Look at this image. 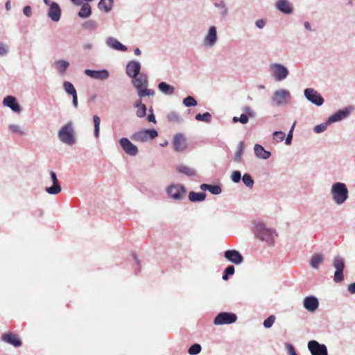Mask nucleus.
<instances>
[{
    "label": "nucleus",
    "mask_w": 355,
    "mask_h": 355,
    "mask_svg": "<svg viewBox=\"0 0 355 355\" xmlns=\"http://www.w3.org/2000/svg\"><path fill=\"white\" fill-rule=\"evenodd\" d=\"M332 201L337 205H343L349 198V190L347 185L340 182L334 183L330 189Z\"/></svg>",
    "instance_id": "nucleus-1"
},
{
    "label": "nucleus",
    "mask_w": 355,
    "mask_h": 355,
    "mask_svg": "<svg viewBox=\"0 0 355 355\" xmlns=\"http://www.w3.org/2000/svg\"><path fill=\"white\" fill-rule=\"evenodd\" d=\"M254 233L259 240L266 242L269 245L274 244L275 239L277 236L273 229L268 227L261 223H259L254 226Z\"/></svg>",
    "instance_id": "nucleus-2"
},
{
    "label": "nucleus",
    "mask_w": 355,
    "mask_h": 355,
    "mask_svg": "<svg viewBox=\"0 0 355 355\" xmlns=\"http://www.w3.org/2000/svg\"><path fill=\"white\" fill-rule=\"evenodd\" d=\"M291 100L289 91L285 89H278L273 92L270 98L272 107H282L288 105Z\"/></svg>",
    "instance_id": "nucleus-3"
},
{
    "label": "nucleus",
    "mask_w": 355,
    "mask_h": 355,
    "mask_svg": "<svg viewBox=\"0 0 355 355\" xmlns=\"http://www.w3.org/2000/svg\"><path fill=\"white\" fill-rule=\"evenodd\" d=\"M332 267L335 272L333 279L336 283H340L344 280V270L345 268V261L340 255H335L332 259Z\"/></svg>",
    "instance_id": "nucleus-4"
},
{
    "label": "nucleus",
    "mask_w": 355,
    "mask_h": 355,
    "mask_svg": "<svg viewBox=\"0 0 355 355\" xmlns=\"http://www.w3.org/2000/svg\"><path fill=\"white\" fill-rule=\"evenodd\" d=\"M58 138L64 144L71 146L75 142L74 130L71 122L63 125L58 131Z\"/></svg>",
    "instance_id": "nucleus-5"
},
{
    "label": "nucleus",
    "mask_w": 355,
    "mask_h": 355,
    "mask_svg": "<svg viewBox=\"0 0 355 355\" xmlns=\"http://www.w3.org/2000/svg\"><path fill=\"white\" fill-rule=\"evenodd\" d=\"M158 135V132L155 129H143L134 132L130 138L136 142H147L153 140Z\"/></svg>",
    "instance_id": "nucleus-6"
},
{
    "label": "nucleus",
    "mask_w": 355,
    "mask_h": 355,
    "mask_svg": "<svg viewBox=\"0 0 355 355\" xmlns=\"http://www.w3.org/2000/svg\"><path fill=\"white\" fill-rule=\"evenodd\" d=\"M166 192L168 196L177 201L183 200L185 198L186 189L185 187L180 184H172L167 187Z\"/></svg>",
    "instance_id": "nucleus-7"
},
{
    "label": "nucleus",
    "mask_w": 355,
    "mask_h": 355,
    "mask_svg": "<svg viewBox=\"0 0 355 355\" xmlns=\"http://www.w3.org/2000/svg\"><path fill=\"white\" fill-rule=\"evenodd\" d=\"M218 40V36L216 27L215 26H210L202 39V44L205 49H211L217 44Z\"/></svg>",
    "instance_id": "nucleus-8"
},
{
    "label": "nucleus",
    "mask_w": 355,
    "mask_h": 355,
    "mask_svg": "<svg viewBox=\"0 0 355 355\" xmlns=\"http://www.w3.org/2000/svg\"><path fill=\"white\" fill-rule=\"evenodd\" d=\"M270 70L272 76L277 81H282L285 80L289 74L287 67L279 63L270 64Z\"/></svg>",
    "instance_id": "nucleus-9"
},
{
    "label": "nucleus",
    "mask_w": 355,
    "mask_h": 355,
    "mask_svg": "<svg viewBox=\"0 0 355 355\" xmlns=\"http://www.w3.org/2000/svg\"><path fill=\"white\" fill-rule=\"evenodd\" d=\"M354 110V107L352 105H348L342 110H339L328 117V123L331 124L341 121L349 117Z\"/></svg>",
    "instance_id": "nucleus-10"
},
{
    "label": "nucleus",
    "mask_w": 355,
    "mask_h": 355,
    "mask_svg": "<svg viewBox=\"0 0 355 355\" xmlns=\"http://www.w3.org/2000/svg\"><path fill=\"white\" fill-rule=\"evenodd\" d=\"M237 320V316L233 313L220 312L214 318V324L215 325H223L232 324Z\"/></svg>",
    "instance_id": "nucleus-11"
},
{
    "label": "nucleus",
    "mask_w": 355,
    "mask_h": 355,
    "mask_svg": "<svg viewBox=\"0 0 355 355\" xmlns=\"http://www.w3.org/2000/svg\"><path fill=\"white\" fill-rule=\"evenodd\" d=\"M304 95L307 101L317 106H321L324 103L322 95L313 88L305 89Z\"/></svg>",
    "instance_id": "nucleus-12"
},
{
    "label": "nucleus",
    "mask_w": 355,
    "mask_h": 355,
    "mask_svg": "<svg viewBox=\"0 0 355 355\" xmlns=\"http://www.w3.org/2000/svg\"><path fill=\"white\" fill-rule=\"evenodd\" d=\"M307 347L311 355H328L326 345L320 344L315 340H310Z\"/></svg>",
    "instance_id": "nucleus-13"
},
{
    "label": "nucleus",
    "mask_w": 355,
    "mask_h": 355,
    "mask_svg": "<svg viewBox=\"0 0 355 355\" xmlns=\"http://www.w3.org/2000/svg\"><path fill=\"white\" fill-rule=\"evenodd\" d=\"M119 142L121 147L127 155L130 156H136L138 154V148L128 138L123 137L119 139Z\"/></svg>",
    "instance_id": "nucleus-14"
},
{
    "label": "nucleus",
    "mask_w": 355,
    "mask_h": 355,
    "mask_svg": "<svg viewBox=\"0 0 355 355\" xmlns=\"http://www.w3.org/2000/svg\"><path fill=\"white\" fill-rule=\"evenodd\" d=\"M224 257L229 262L236 265H240L244 261L242 254L236 250H227L225 251Z\"/></svg>",
    "instance_id": "nucleus-15"
},
{
    "label": "nucleus",
    "mask_w": 355,
    "mask_h": 355,
    "mask_svg": "<svg viewBox=\"0 0 355 355\" xmlns=\"http://www.w3.org/2000/svg\"><path fill=\"white\" fill-rule=\"evenodd\" d=\"M49 10L47 12V16L53 22H58L61 17V8L59 4L56 2L52 1V3L48 5Z\"/></svg>",
    "instance_id": "nucleus-16"
},
{
    "label": "nucleus",
    "mask_w": 355,
    "mask_h": 355,
    "mask_svg": "<svg viewBox=\"0 0 355 355\" xmlns=\"http://www.w3.org/2000/svg\"><path fill=\"white\" fill-rule=\"evenodd\" d=\"M304 308L310 313H314L319 307L318 299L313 296H306L303 300Z\"/></svg>",
    "instance_id": "nucleus-17"
},
{
    "label": "nucleus",
    "mask_w": 355,
    "mask_h": 355,
    "mask_svg": "<svg viewBox=\"0 0 355 355\" xmlns=\"http://www.w3.org/2000/svg\"><path fill=\"white\" fill-rule=\"evenodd\" d=\"M85 74L92 78L98 80H105L110 77V73L107 69H101V70L85 69Z\"/></svg>",
    "instance_id": "nucleus-18"
},
{
    "label": "nucleus",
    "mask_w": 355,
    "mask_h": 355,
    "mask_svg": "<svg viewBox=\"0 0 355 355\" xmlns=\"http://www.w3.org/2000/svg\"><path fill=\"white\" fill-rule=\"evenodd\" d=\"M275 8L284 15H291L293 12V5L288 0H277L275 3Z\"/></svg>",
    "instance_id": "nucleus-19"
},
{
    "label": "nucleus",
    "mask_w": 355,
    "mask_h": 355,
    "mask_svg": "<svg viewBox=\"0 0 355 355\" xmlns=\"http://www.w3.org/2000/svg\"><path fill=\"white\" fill-rule=\"evenodd\" d=\"M174 149L176 152H182L187 148L186 138L183 134H176L173 140Z\"/></svg>",
    "instance_id": "nucleus-20"
},
{
    "label": "nucleus",
    "mask_w": 355,
    "mask_h": 355,
    "mask_svg": "<svg viewBox=\"0 0 355 355\" xmlns=\"http://www.w3.org/2000/svg\"><path fill=\"white\" fill-rule=\"evenodd\" d=\"M50 176L53 185L49 187H46L45 190L51 195H56L61 191L62 188L58 182L56 173L54 171H51L50 172Z\"/></svg>",
    "instance_id": "nucleus-21"
},
{
    "label": "nucleus",
    "mask_w": 355,
    "mask_h": 355,
    "mask_svg": "<svg viewBox=\"0 0 355 355\" xmlns=\"http://www.w3.org/2000/svg\"><path fill=\"white\" fill-rule=\"evenodd\" d=\"M69 62L67 60L63 59L56 60L53 63V67L60 76H64L67 73V71L69 67Z\"/></svg>",
    "instance_id": "nucleus-22"
},
{
    "label": "nucleus",
    "mask_w": 355,
    "mask_h": 355,
    "mask_svg": "<svg viewBox=\"0 0 355 355\" xmlns=\"http://www.w3.org/2000/svg\"><path fill=\"white\" fill-rule=\"evenodd\" d=\"M140 70L141 64L137 61H130L126 65V74L130 78L138 76Z\"/></svg>",
    "instance_id": "nucleus-23"
},
{
    "label": "nucleus",
    "mask_w": 355,
    "mask_h": 355,
    "mask_svg": "<svg viewBox=\"0 0 355 355\" xmlns=\"http://www.w3.org/2000/svg\"><path fill=\"white\" fill-rule=\"evenodd\" d=\"M3 104L4 106L9 107L15 112H20L21 107L17 101L15 96H7L3 100Z\"/></svg>",
    "instance_id": "nucleus-24"
},
{
    "label": "nucleus",
    "mask_w": 355,
    "mask_h": 355,
    "mask_svg": "<svg viewBox=\"0 0 355 355\" xmlns=\"http://www.w3.org/2000/svg\"><path fill=\"white\" fill-rule=\"evenodd\" d=\"M132 83L137 90L141 87H146L148 85V76L144 73H139L138 76L132 77Z\"/></svg>",
    "instance_id": "nucleus-25"
},
{
    "label": "nucleus",
    "mask_w": 355,
    "mask_h": 355,
    "mask_svg": "<svg viewBox=\"0 0 355 355\" xmlns=\"http://www.w3.org/2000/svg\"><path fill=\"white\" fill-rule=\"evenodd\" d=\"M106 45L114 50L125 52L128 50L127 47L121 44L114 37H110L105 41Z\"/></svg>",
    "instance_id": "nucleus-26"
},
{
    "label": "nucleus",
    "mask_w": 355,
    "mask_h": 355,
    "mask_svg": "<svg viewBox=\"0 0 355 355\" xmlns=\"http://www.w3.org/2000/svg\"><path fill=\"white\" fill-rule=\"evenodd\" d=\"M2 340L16 347H20L21 345V341L17 335L12 333H6L2 335Z\"/></svg>",
    "instance_id": "nucleus-27"
},
{
    "label": "nucleus",
    "mask_w": 355,
    "mask_h": 355,
    "mask_svg": "<svg viewBox=\"0 0 355 355\" xmlns=\"http://www.w3.org/2000/svg\"><path fill=\"white\" fill-rule=\"evenodd\" d=\"M254 153L257 158L261 159H268L271 156V153L266 150L260 144H255L254 146Z\"/></svg>",
    "instance_id": "nucleus-28"
},
{
    "label": "nucleus",
    "mask_w": 355,
    "mask_h": 355,
    "mask_svg": "<svg viewBox=\"0 0 355 355\" xmlns=\"http://www.w3.org/2000/svg\"><path fill=\"white\" fill-rule=\"evenodd\" d=\"M157 88L164 95L171 96L175 92V87L166 82H161L158 84Z\"/></svg>",
    "instance_id": "nucleus-29"
},
{
    "label": "nucleus",
    "mask_w": 355,
    "mask_h": 355,
    "mask_svg": "<svg viewBox=\"0 0 355 355\" xmlns=\"http://www.w3.org/2000/svg\"><path fill=\"white\" fill-rule=\"evenodd\" d=\"M200 188L202 191H209L213 195H219L222 192V189L218 185L204 183L200 186Z\"/></svg>",
    "instance_id": "nucleus-30"
},
{
    "label": "nucleus",
    "mask_w": 355,
    "mask_h": 355,
    "mask_svg": "<svg viewBox=\"0 0 355 355\" xmlns=\"http://www.w3.org/2000/svg\"><path fill=\"white\" fill-rule=\"evenodd\" d=\"M324 257L322 254H314L310 259V266L313 269H318L320 264L323 262Z\"/></svg>",
    "instance_id": "nucleus-31"
},
{
    "label": "nucleus",
    "mask_w": 355,
    "mask_h": 355,
    "mask_svg": "<svg viewBox=\"0 0 355 355\" xmlns=\"http://www.w3.org/2000/svg\"><path fill=\"white\" fill-rule=\"evenodd\" d=\"M206 196L207 195L204 192L196 193L190 191L189 193V200L193 202H202L205 200Z\"/></svg>",
    "instance_id": "nucleus-32"
},
{
    "label": "nucleus",
    "mask_w": 355,
    "mask_h": 355,
    "mask_svg": "<svg viewBox=\"0 0 355 355\" xmlns=\"http://www.w3.org/2000/svg\"><path fill=\"white\" fill-rule=\"evenodd\" d=\"M92 14V8L88 3H85L82 5L80 11L78 13V17L80 18H87Z\"/></svg>",
    "instance_id": "nucleus-33"
},
{
    "label": "nucleus",
    "mask_w": 355,
    "mask_h": 355,
    "mask_svg": "<svg viewBox=\"0 0 355 355\" xmlns=\"http://www.w3.org/2000/svg\"><path fill=\"white\" fill-rule=\"evenodd\" d=\"M177 171L179 173H183L189 177H193L196 175V172L194 168L188 167L187 166L180 165L177 167Z\"/></svg>",
    "instance_id": "nucleus-34"
},
{
    "label": "nucleus",
    "mask_w": 355,
    "mask_h": 355,
    "mask_svg": "<svg viewBox=\"0 0 355 355\" xmlns=\"http://www.w3.org/2000/svg\"><path fill=\"white\" fill-rule=\"evenodd\" d=\"M243 147L244 144L243 141H240L239 144L237 146V150L236 152L234 154V162L237 163H241L243 161L242 159V154L243 153Z\"/></svg>",
    "instance_id": "nucleus-35"
},
{
    "label": "nucleus",
    "mask_w": 355,
    "mask_h": 355,
    "mask_svg": "<svg viewBox=\"0 0 355 355\" xmlns=\"http://www.w3.org/2000/svg\"><path fill=\"white\" fill-rule=\"evenodd\" d=\"M113 0H100L98 8L103 10L105 12H109L112 10Z\"/></svg>",
    "instance_id": "nucleus-36"
},
{
    "label": "nucleus",
    "mask_w": 355,
    "mask_h": 355,
    "mask_svg": "<svg viewBox=\"0 0 355 355\" xmlns=\"http://www.w3.org/2000/svg\"><path fill=\"white\" fill-rule=\"evenodd\" d=\"M137 95L139 98H144L145 96H153L155 95V91L151 89L146 87H141L137 90Z\"/></svg>",
    "instance_id": "nucleus-37"
},
{
    "label": "nucleus",
    "mask_w": 355,
    "mask_h": 355,
    "mask_svg": "<svg viewBox=\"0 0 355 355\" xmlns=\"http://www.w3.org/2000/svg\"><path fill=\"white\" fill-rule=\"evenodd\" d=\"M62 87L64 92L69 95L72 96L77 93L73 85L69 81H64Z\"/></svg>",
    "instance_id": "nucleus-38"
},
{
    "label": "nucleus",
    "mask_w": 355,
    "mask_h": 355,
    "mask_svg": "<svg viewBox=\"0 0 355 355\" xmlns=\"http://www.w3.org/2000/svg\"><path fill=\"white\" fill-rule=\"evenodd\" d=\"M167 119L173 123H180L182 121V118L176 112H171L167 114Z\"/></svg>",
    "instance_id": "nucleus-39"
},
{
    "label": "nucleus",
    "mask_w": 355,
    "mask_h": 355,
    "mask_svg": "<svg viewBox=\"0 0 355 355\" xmlns=\"http://www.w3.org/2000/svg\"><path fill=\"white\" fill-rule=\"evenodd\" d=\"M93 121L94 125V135L96 138H98L100 134V117L98 115H94L93 116Z\"/></svg>",
    "instance_id": "nucleus-40"
},
{
    "label": "nucleus",
    "mask_w": 355,
    "mask_h": 355,
    "mask_svg": "<svg viewBox=\"0 0 355 355\" xmlns=\"http://www.w3.org/2000/svg\"><path fill=\"white\" fill-rule=\"evenodd\" d=\"M242 181L243 184L249 189H252L254 186V180L252 176L248 173H245L242 176Z\"/></svg>",
    "instance_id": "nucleus-41"
},
{
    "label": "nucleus",
    "mask_w": 355,
    "mask_h": 355,
    "mask_svg": "<svg viewBox=\"0 0 355 355\" xmlns=\"http://www.w3.org/2000/svg\"><path fill=\"white\" fill-rule=\"evenodd\" d=\"M195 119L199 121L209 123L211 120V115L209 112H207L203 114H197Z\"/></svg>",
    "instance_id": "nucleus-42"
},
{
    "label": "nucleus",
    "mask_w": 355,
    "mask_h": 355,
    "mask_svg": "<svg viewBox=\"0 0 355 355\" xmlns=\"http://www.w3.org/2000/svg\"><path fill=\"white\" fill-rule=\"evenodd\" d=\"M8 128L14 133H17L19 135H25L26 131L20 125L16 124H10Z\"/></svg>",
    "instance_id": "nucleus-43"
},
{
    "label": "nucleus",
    "mask_w": 355,
    "mask_h": 355,
    "mask_svg": "<svg viewBox=\"0 0 355 355\" xmlns=\"http://www.w3.org/2000/svg\"><path fill=\"white\" fill-rule=\"evenodd\" d=\"M183 104L186 107H194L196 106L198 103L197 101L191 96H189L183 99Z\"/></svg>",
    "instance_id": "nucleus-44"
},
{
    "label": "nucleus",
    "mask_w": 355,
    "mask_h": 355,
    "mask_svg": "<svg viewBox=\"0 0 355 355\" xmlns=\"http://www.w3.org/2000/svg\"><path fill=\"white\" fill-rule=\"evenodd\" d=\"M329 124H331V123H328V119H327L326 122L315 125L313 128V131L315 133H321L327 130V126Z\"/></svg>",
    "instance_id": "nucleus-45"
},
{
    "label": "nucleus",
    "mask_w": 355,
    "mask_h": 355,
    "mask_svg": "<svg viewBox=\"0 0 355 355\" xmlns=\"http://www.w3.org/2000/svg\"><path fill=\"white\" fill-rule=\"evenodd\" d=\"M83 26L84 28H85L87 30H95L98 26V24L96 21L90 19V20L86 21L83 24Z\"/></svg>",
    "instance_id": "nucleus-46"
},
{
    "label": "nucleus",
    "mask_w": 355,
    "mask_h": 355,
    "mask_svg": "<svg viewBox=\"0 0 355 355\" xmlns=\"http://www.w3.org/2000/svg\"><path fill=\"white\" fill-rule=\"evenodd\" d=\"M201 349L202 348H201L200 345L196 343V344L192 345L189 347L188 352L190 355H197L200 352Z\"/></svg>",
    "instance_id": "nucleus-47"
},
{
    "label": "nucleus",
    "mask_w": 355,
    "mask_h": 355,
    "mask_svg": "<svg viewBox=\"0 0 355 355\" xmlns=\"http://www.w3.org/2000/svg\"><path fill=\"white\" fill-rule=\"evenodd\" d=\"M248 116L244 114H242L239 117L234 116L232 121L234 123L240 122L242 124H246L248 122Z\"/></svg>",
    "instance_id": "nucleus-48"
},
{
    "label": "nucleus",
    "mask_w": 355,
    "mask_h": 355,
    "mask_svg": "<svg viewBox=\"0 0 355 355\" xmlns=\"http://www.w3.org/2000/svg\"><path fill=\"white\" fill-rule=\"evenodd\" d=\"M136 109V116L137 117L144 118L146 115L147 107L146 105L137 107Z\"/></svg>",
    "instance_id": "nucleus-49"
},
{
    "label": "nucleus",
    "mask_w": 355,
    "mask_h": 355,
    "mask_svg": "<svg viewBox=\"0 0 355 355\" xmlns=\"http://www.w3.org/2000/svg\"><path fill=\"white\" fill-rule=\"evenodd\" d=\"M275 320V316L273 315H270L267 319H266L263 322V327L266 329L270 328Z\"/></svg>",
    "instance_id": "nucleus-50"
},
{
    "label": "nucleus",
    "mask_w": 355,
    "mask_h": 355,
    "mask_svg": "<svg viewBox=\"0 0 355 355\" xmlns=\"http://www.w3.org/2000/svg\"><path fill=\"white\" fill-rule=\"evenodd\" d=\"M274 139L277 142L282 141L285 138V133L282 131H275L272 134Z\"/></svg>",
    "instance_id": "nucleus-51"
},
{
    "label": "nucleus",
    "mask_w": 355,
    "mask_h": 355,
    "mask_svg": "<svg viewBox=\"0 0 355 355\" xmlns=\"http://www.w3.org/2000/svg\"><path fill=\"white\" fill-rule=\"evenodd\" d=\"M241 178V173L239 171H234L231 175V180L234 183L240 182Z\"/></svg>",
    "instance_id": "nucleus-52"
},
{
    "label": "nucleus",
    "mask_w": 355,
    "mask_h": 355,
    "mask_svg": "<svg viewBox=\"0 0 355 355\" xmlns=\"http://www.w3.org/2000/svg\"><path fill=\"white\" fill-rule=\"evenodd\" d=\"M9 52V46L2 42H0V55L1 56H5Z\"/></svg>",
    "instance_id": "nucleus-53"
},
{
    "label": "nucleus",
    "mask_w": 355,
    "mask_h": 355,
    "mask_svg": "<svg viewBox=\"0 0 355 355\" xmlns=\"http://www.w3.org/2000/svg\"><path fill=\"white\" fill-rule=\"evenodd\" d=\"M267 23L266 19H259L255 21V26L259 29H263Z\"/></svg>",
    "instance_id": "nucleus-54"
},
{
    "label": "nucleus",
    "mask_w": 355,
    "mask_h": 355,
    "mask_svg": "<svg viewBox=\"0 0 355 355\" xmlns=\"http://www.w3.org/2000/svg\"><path fill=\"white\" fill-rule=\"evenodd\" d=\"M295 125V123H294L293 125H292V127L285 139V143L286 145H291V144L292 139H293V131Z\"/></svg>",
    "instance_id": "nucleus-55"
},
{
    "label": "nucleus",
    "mask_w": 355,
    "mask_h": 355,
    "mask_svg": "<svg viewBox=\"0 0 355 355\" xmlns=\"http://www.w3.org/2000/svg\"><path fill=\"white\" fill-rule=\"evenodd\" d=\"M215 6L219 8H221L223 10V16H225L227 15V12H228V9L226 7L225 4L224 3H216Z\"/></svg>",
    "instance_id": "nucleus-56"
},
{
    "label": "nucleus",
    "mask_w": 355,
    "mask_h": 355,
    "mask_svg": "<svg viewBox=\"0 0 355 355\" xmlns=\"http://www.w3.org/2000/svg\"><path fill=\"white\" fill-rule=\"evenodd\" d=\"M243 111L248 114V115L250 117L254 116V112L249 107L245 106L243 107Z\"/></svg>",
    "instance_id": "nucleus-57"
},
{
    "label": "nucleus",
    "mask_w": 355,
    "mask_h": 355,
    "mask_svg": "<svg viewBox=\"0 0 355 355\" xmlns=\"http://www.w3.org/2000/svg\"><path fill=\"white\" fill-rule=\"evenodd\" d=\"M149 112H150V114H148V118H147L148 121L149 122L156 123L155 116L153 114V110L152 107L149 109Z\"/></svg>",
    "instance_id": "nucleus-58"
},
{
    "label": "nucleus",
    "mask_w": 355,
    "mask_h": 355,
    "mask_svg": "<svg viewBox=\"0 0 355 355\" xmlns=\"http://www.w3.org/2000/svg\"><path fill=\"white\" fill-rule=\"evenodd\" d=\"M286 347L288 355H297L295 347L291 344H288Z\"/></svg>",
    "instance_id": "nucleus-59"
},
{
    "label": "nucleus",
    "mask_w": 355,
    "mask_h": 355,
    "mask_svg": "<svg viewBox=\"0 0 355 355\" xmlns=\"http://www.w3.org/2000/svg\"><path fill=\"white\" fill-rule=\"evenodd\" d=\"M224 272L226 273V275H232L234 274V272H235V268L234 267L231 265V266H228L224 270Z\"/></svg>",
    "instance_id": "nucleus-60"
},
{
    "label": "nucleus",
    "mask_w": 355,
    "mask_h": 355,
    "mask_svg": "<svg viewBox=\"0 0 355 355\" xmlns=\"http://www.w3.org/2000/svg\"><path fill=\"white\" fill-rule=\"evenodd\" d=\"M23 12L26 17H31V8L29 6H26L23 9Z\"/></svg>",
    "instance_id": "nucleus-61"
},
{
    "label": "nucleus",
    "mask_w": 355,
    "mask_h": 355,
    "mask_svg": "<svg viewBox=\"0 0 355 355\" xmlns=\"http://www.w3.org/2000/svg\"><path fill=\"white\" fill-rule=\"evenodd\" d=\"M72 103H73V105L75 108H77L78 106V96H77V93L74 95H72Z\"/></svg>",
    "instance_id": "nucleus-62"
},
{
    "label": "nucleus",
    "mask_w": 355,
    "mask_h": 355,
    "mask_svg": "<svg viewBox=\"0 0 355 355\" xmlns=\"http://www.w3.org/2000/svg\"><path fill=\"white\" fill-rule=\"evenodd\" d=\"M347 290L348 291L352 293V294H354L355 293V282L349 284L348 286V288H347Z\"/></svg>",
    "instance_id": "nucleus-63"
},
{
    "label": "nucleus",
    "mask_w": 355,
    "mask_h": 355,
    "mask_svg": "<svg viewBox=\"0 0 355 355\" xmlns=\"http://www.w3.org/2000/svg\"><path fill=\"white\" fill-rule=\"evenodd\" d=\"M145 104L142 103V101H141V99L140 98L139 99L137 100L135 102L133 106H134L135 108H137V107H141V106H143Z\"/></svg>",
    "instance_id": "nucleus-64"
}]
</instances>
